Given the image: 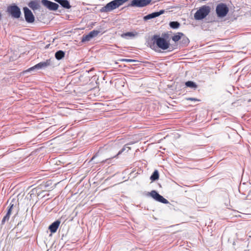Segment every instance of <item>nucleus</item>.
I'll return each mask as SVG.
<instances>
[{
    "mask_svg": "<svg viewBox=\"0 0 251 251\" xmlns=\"http://www.w3.org/2000/svg\"><path fill=\"white\" fill-rule=\"evenodd\" d=\"M52 61L51 59H47L46 61L41 62L35 66L30 68L28 69L27 71L29 72L32 71L35 69H41L43 68H45L48 66H49L51 65Z\"/></svg>",
    "mask_w": 251,
    "mask_h": 251,
    "instance_id": "39448f33",
    "label": "nucleus"
},
{
    "mask_svg": "<svg viewBox=\"0 0 251 251\" xmlns=\"http://www.w3.org/2000/svg\"><path fill=\"white\" fill-rule=\"evenodd\" d=\"M55 1L59 3L64 8L69 9L71 7L67 0H55Z\"/></svg>",
    "mask_w": 251,
    "mask_h": 251,
    "instance_id": "2eb2a0df",
    "label": "nucleus"
},
{
    "mask_svg": "<svg viewBox=\"0 0 251 251\" xmlns=\"http://www.w3.org/2000/svg\"><path fill=\"white\" fill-rule=\"evenodd\" d=\"M91 39H92V38L89 36V34H88L87 35H84L82 36V39H81V41L82 42H87V41H89Z\"/></svg>",
    "mask_w": 251,
    "mask_h": 251,
    "instance_id": "a878e982",
    "label": "nucleus"
},
{
    "mask_svg": "<svg viewBox=\"0 0 251 251\" xmlns=\"http://www.w3.org/2000/svg\"><path fill=\"white\" fill-rule=\"evenodd\" d=\"M133 144V142H130V143H129L127 145H132V144Z\"/></svg>",
    "mask_w": 251,
    "mask_h": 251,
    "instance_id": "c756f323",
    "label": "nucleus"
},
{
    "mask_svg": "<svg viewBox=\"0 0 251 251\" xmlns=\"http://www.w3.org/2000/svg\"><path fill=\"white\" fill-rule=\"evenodd\" d=\"M229 11L228 7L224 3L218 4L216 7V12L219 18L225 17Z\"/></svg>",
    "mask_w": 251,
    "mask_h": 251,
    "instance_id": "f03ea898",
    "label": "nucleus"
},
{
    "mask_svg": "<svg viewBox=\"0 0 251 251\" xmlns=\"http://www.w3.org/2000/svg\"><path fill=\"white\" fill-rule=\"evenodd\" d=\"M100 33V30H93L90 32L88 34L91 38L92 39L94 37H96Z\"/></svg>",
    "mask_w": 251,
    "mask_h": 251,
    "instance_id": "393cba45",
    "label": "nucleus"
},
{
    "mask_svg": "<svg viewBox=\"0 0 251 251\" xmlns=\"http://www.w3.org/2000/svg\"><path fill=\"white\" fill-rule=\"evenodd\" d=\"M42 4L50 10L55 11L58 9L59 5L48 0H42Z\"/></svg>",
    "mask_w": 251,
    "mask_h": 251,
    "instance_id": "1a4fd4ad",
    "label": "nucleus"
},
{
    "mask_svg": "<svg viewBox=\"0 0 251 251\" xmlns=\"http://www.w3.org/2000/svg\"><path fill=\"white\" fill-rule=\"evenodd\" d=\"M151 0H132L129 5L131 6L143 7L149 4Z\"/></svg>",
    "mask_w": 251,
    "mask_h": 251,
    "instance_id": "6e6552de",
    "label": "nucleus"
},
{
    "mask_svg": "<svg viewBox=\"0 0 251 251\" xmlns=\"http://www.w3.org/2000/svg\"><path fill=\"white\" fill-rule=\"evenodd\" d=\"M126 148H128L127 151L128 150H130V148H129V147H126V146H125L121 151H120L118 152V153L116 155H115V156H113V157H110L109 158H107V159H105V160L102 161V162H107V161L108 160L110 159L111 158H113L114 157H117L119 155L121 154L124 151H125L126 150Z\"/></svg>",
    "mask_w": 251,
    "mask_h": 251,
    "instance_id": "6ab92c4d",
    "label": "nucleus"
},
{
    "mask_svg": "<svg viewBox=\"0 0 251 251\" xmlns=\"http://www.w3.org/2000/svg\"><path fill=\"white\" fill-rule=\"evenodd\" d=\"M136 34V33L135 34L133 32H127L122 34L121 35V37L124 38L128 39L129 38H132V37H134Z\"/></svg>",
    "mask_w": 251,
    "mask_h": 251,
    "instance_id": "a211bd4d",
    "label": "nucleus"
},
{
    "mask_svg": "<svg viewBox=\"0 0 251 251\" xmlns=\"http://www.w3.org/2000/svg\"><path fill=\"white\" fill-rule=\"evenodd\" d=\"M150 195L157 201L160 202L164 204L169 203V201L163 198V196L159 195L156 191L152 190L150 193Z\"/></svg>",
    "mask_w": 251,
    "mask_h": 251,
    "instance_id": "0eeeda50",
    "label": "nucleus"
},
{
    "mask_svg": "<svg viewBox=\"0 0 251 251\" xmlns=\"http://www.w3.org/2000/svg\"><path fill=\"white\" fill-rule=\"evenodd\" d=\"M159 178V173L157 170H155L150 177L152 181H155Z\"/></svg>",
    "mask_w": 251,
    "mask_h": 251,
    "instance_id": "aec40b11",
    "label": "nucleus"
},
{
    "mask_svg": "<svg viewBox=\"0 0 251 251\" xmlns=\"http://www.w3.org/2000/svg\"><path fill=\"white\" fill-rule=\"evenodd\" d=\"M154 42L157 46L160 49L165 50L169 48V43L164 38L160 37L159 36L154 35L153 36Z\"/></svg>",
    "mask_w": 251,
    "mask_h": 251,
    "instance_id": "20e7f679",
    "label": "nucleus"
},
{
    "mask_svg": "<svg viewBox=\"0 0 251 251\" xmlns=\"http://www.w3.org/2000/svg\"><path fill=\"white\" fill-rule=\"evenodd\" d=\"M211 8L208 5H203L198 9L194 14L196 20H201L205 18L210 12Z\"/></svg>",
    "mask_w": 251,
    "mask_h": 251,
    "instance_id": "f257e3e1",
    "label": "nucleus"
},
{
    "mask_svg": "<svg viewBox=\"0 0 251 251\" xmlns=\"http://www.w3.org/2000/svg\"><path fill=\"white\" fill-rule=\"evenodd\" d=\"M60 224V222L58 220H57L52 223L49 227V229H50V231L51 233H54L56 231L57 228L59 227V226Z\"/></svg>",
    "mask_w": 251,
    "mask_h": 251,
    "instance_id": "f8f14e48",
    "label": "nucleus"
},
{
    "mask_svg": "<svg viewBox=\"0 0 251 251\" xmlns=\"http://www.w3.org/2000/svg\"><path fill=\"white\" fill-rule=\"evenodd\" d=\"M114 9V8L113 7V5L112 3V2L111 1L106 4V5H105L104 6L102 7L100 9V11L101 12L107 13L112 11Z\"/></svg>",
    "mask_w": 251,
    "mask_h": 251,
    "instance_id": "9b49d317",
    "label": "nucleus"
},
{
    "mask_svg": "<svg viewBox=\"0 0 251 251\" xmlns=\"http://www.w3.org/2000/svg\"><path fill=\"white\" fill-rule=\"evenodd\" d=\"M28 6L33 10L38 9L40 7L39 3L35 1H31L28 3Z\"/></svg>",
    "mask_w": 251,
    "mask_h": 251,
    "instance_id": "dca6fc26",
    "label": "nucleus"
},
{
    "mask_svg": "<svg viewBox=\"0 0 251 251\" xmlns=\"http://www.w3.org/2000/svg\"><path fill=\"white\" fill-rule=\"evenodd\" d=\"M181 43L183 46H187L189 43V39L184 35L181 38Z\"/></svg>",
    "mask_w": 251,
    "mask_h": 251,
    "instance_id": "b1692460",
    "label": "nucleus"
},
{
    "mask_svg": "<svg viewBox=\"0 0 251 251\" xmlns=\"http://www.w3.org/2000/svg\"><path fill=\"white\" fill-rule=\"evenodd\" d=\"M122 62H135V60L131 59H122L120 60Z\"/></svg>",
    "mask_w": 251,
    "mask_h": 251,
    "instance_id": "bb28decb",
    "label": "nucleus"
},
{
    "mask_svg": "<svg viewBox=\"0 0 251 251\" xmlns=\"http://www.w3.org/2000/svg\"><path fill=\"white\" fill-rule=\"evenodd\" d=\"M96 155H94V156L92 158L91 160H93V159L95 158V157H96Z\"/></svg>",
    "mask_w": 251,
    "mask_h": 251,
    "instance_id": "c85d7f7f",
    "label": "nucleus"
},
{
    "mask_svg": "<svg viewBox=\"0 0 251 251\" xmlns=\"http://www.w3.org/2000/svg\"><path fill=\"white\" fill-rule=\"evenodd\" d=\"M184 35L182 33L178 32L176 34L172 37V40L175 42L181 39V38Z\"/></svg>",
    "mask_w": 251,
    "mask_h": 251,
    "instance_id": "412c9836",
    "label": "nucleus"
},
{
    "mask_svg": "<svg viewBox=\"0 0 251 251\" xmlns=\"http://www.w3.org/2000/svg\"><path fill=\"white\" fill-rule=\"evenodd\" d=\"M128 0H114L111 1L114 9L124 4Z\"/></svg>",
    "mask_w": 251,
    "mask_h": 251,
    "instance_id": "4468645a",
    "label": "nucleus"
},
{
    "mask_svg": "<svg viewBox=\"0 0 251 251\" xmlns=\"http://www.w3.org/2000/svg\"><path fill=\"white\" fill-rule=\"evenodd\" d=\"M65 56V52L61 50L56 51L55 53V57L56 59H62Z\"/></svg>",
    "mask_w": 251,
    "mask_h": 251,
    "instance_id": "f3484780",
    "label": "nucleus"
},
{
    "mask_svg": "<svg viewBox=\"0 0 251 251\" xmlns=\"http://www.w3.org/2000/svg\"><path fill=\"white\" fill-rule=\"evenodd\" d=\"M13 204L10 205V206L8 209L6 214L4 216L3 218L1 221V225H4L5 222L8 221L9 219L10 215L11 214L12 209L13 208Z\"/></svg>",
    "mask_w": 251,
    "mask_h": 251,
    "instance_id": "ddd939ff",
    "label": "nucleus"
},
{
    "mask_svg": "<svg viewBox=\"0 0 251 251\" xmlns=\"http://www.w3.org/2000/svg\"><path fill=\"white\" fill-rule=\"evenodd\" d=\"M6 11L13 18H19L21 15L20 8L15 4L8 6Z\"/></svg>",
    "mask_w": 251,
    "mask_h": 251,
    "instance_id": "7ed1b4c3",
    "label": "nucleus"
},
{
    "mask_svg": "<svg viewBox=\"0 0 251 251\" xmlns=\"http://www.w3.org/2000/svg\"><path fill=\"white\" fill-rule=\"evenodd\" d=\"M165 12L164 10H161L158 12H153L151 14H148L144 17L143 19L144 21H147L150 19H151L157 17L159 16L161 14H163Z\"/></svg>",
    "mask_w": 251,
    "mask_h": 251,
    "instance_id": "9d476101",
    "label": "nucleus"
},
{
    "mask_svg": "<svg viewBox=\"0 0 251 251\" xmlns=\"http://www.w3.org/2000/svg\"><path fill=\"white\" fill-rule=\"evenodd\" d=\"M1 13H0V20H1Z\"/></svg>",
    "mask_w": 251,
    "mask_h": 251,
    "instance_id": "7c9ffc66",
    "label": "nucleus"
},
{
    "mask_svg": "<svg viewBox=\"0 0 251 251\" xmlns=\"http://www.w3.org/2000/svg\"><path fill=\"white\" fill-rule=\"evenodd\" d=\"M25 21L28 23H32L35 21V17L32 12L27 7L23 8Z\"/></svg>",
    "mask_w": 251,
    "mask_h": 251,
    "instance_id": "423d86ee",
    "label": "nucleus"
},
{
    "mask_svg": "<svg viewBox=\"0 0 251 251\" xmlns=\"http://www.w3.org/2000/svg\"><path fill=\"white\" fill-rule=\"evenodd\" d=\"M187 100H191V101H199L200 100L196 99V98H187Z\"/></svg>",
    "mask_w": 251,
    "mask_h": 251,
    "instance_id": "cd10ccee",
    "label": "nucleus"
},
{
    "mask_svg": "<svg viewBox=\"0 0 251 251\" xmlns=\"http://www.w3.org/2000/svg\"><path fill=\"white\" fill-rule=\"evenodd\" d=\"M185 85L188 87L193 88L194 89L197 88V85L195 82L191 81H188L186 82Z\"/></svg>",
    "mask_w": 251,
    "mask_h": 251,
    "instance_id": "4be33fe9",
    "label": "nucleus"
},
{
    "mask_svg": "<svg viewBox=\"0 0 251 251\" xmlns=\"http://www.w3.org/2000/svg\"><path fill=\"white\" fill-rule=\"evenodd\" d=\"M169 25L173 29H176L180 26V24L178 22L173 21L169 23Z\"/></svg>",
    "mask_w": 251,
    "mask_h": 251,
    "instance_id": "5701e85b",
    "label": "nucleus"
}]
</instances>
